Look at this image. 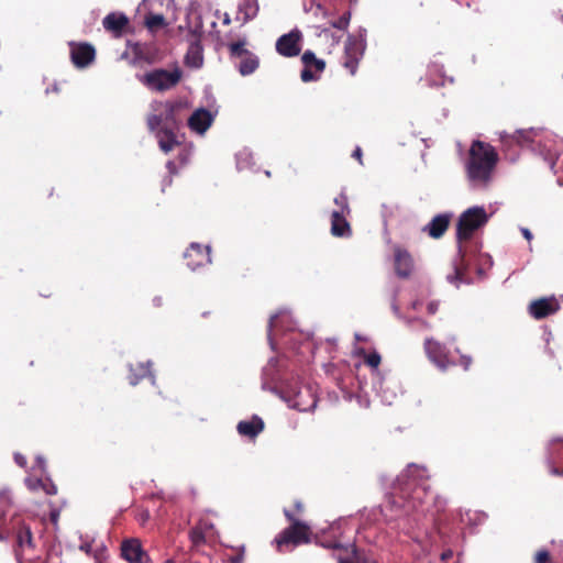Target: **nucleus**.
<instances>
[{
	"instance_id": "f257e3e1",
	"label": "nucleus",
	"mask_w": 563,
	"mask_h": 563,
	"mask_svg": "<svg viewBox=\"0 0 563 563\" xmlns=\"http://www.w3.org/2000/svg\"><path fill=\"white\" fill-rule=\"evenodd\" d=\"M429 473L427 467L410 463L396 481V494L388 499L390 510H400L405 515L417 511L429 494Z\"/></svg>"
},
{
	"instance_id": "f03ea898",
	"label": "nucleus",
	"mask_w": 563,
	"mask_h": 563,
	"mask_svg": "<svg viewBox=\"0 0 563 563\" xmlns=\"http://www.w3.org/2000/svg\"><path fill=\"white\" fill-rule=\"evenodd\" d=\"M498 153L489 143L476 140L468 150L466 177L474 188H486L498 163Z\"/></svg>"
},
{
	"instance_id": "7ed1b4c3",
	"label": "nucleus",
	"mask_w": 563,
	"mask_h": 563,
	"mask_svg": "<svg viewBox=\"0 0 563 563\" xmlns=\"http://www.w3.org/2000/svg\"><path fill=\"white\" fill-rule=\"evenodd\" d=\"M13 536V552L19 563H47L37 554L36 542L31 526L19 515L11 518V531Z\"/></svg>"
},
{
	"instance_id": "20e7f679",
	"label": "nucleus",
	"mask_w": 563,
	"mask_h": 563,
	"mask_svg": "<svg viewBox=\"0 0 563 563\" xmlns=\"http://www.w3.org/2000/svg\"><path fill=\"white\" fill-rule=\"evenodd\" d=\"M284 515L290 522V526L275 538L276 549L279 553H283L286 547L309 543L311 534L310 527L298 520L292 511L284 509Z\"/></svg>"
},
{
	"instance_id": "39448f33",
	"label": "nucleus",
	"mask_w": 563,
	"mask_h": 563,
	"mask_svg": "<svg viewBox=\"0 0 563 563\" xmlns=\"http://www.w3.org/2000/svg\"><path fill=\"white\" fill-rule=\"evenodd\" d=\"M290 322V316L280 311L271 316L267 327V340L272 351H284L294 349L289 343L295 340L298 334L292 331L290 327L284 331V325Z\"/></svg>"
},
{
	"instance_id": "423d86ee",
	"label": "nucleus",
	"mask_w": 563,
	"mask_h": 563,
	"mask_svg": "<svg viewBox=\"0 0 563 563\" xmlns=\"http://www.w3.org/2000/svg\"><path fill=\"white\" fill-rule=\"evenodd\" d=\"M183 78V70L175 66L172 70L155 68L140 77V81L150 90L164 92L175 88Z\"/></svg>"
},
{
	"instance_id": "0eeeda50",
	"label": "nucleus",
	"mask_w": 563,
	"mask_h": 563,
	"mask_svg": "<svg viewBox=\"0 0 563 563\" xmlns=\"http://www.w3.org/2000/svg\"><path fill=\"white\" fill-rule=\"evenodd\" d=\"M488 216L483 207H472L465 210L459 218L456 225V239L459 243L472 239L475 231L485 225Z\"/></svg>"
},
{
	"instance_id": "6e6552de",
	"label": "nucleus",
	"mask_w": 563,
	"mask_h": 563,
	"mask_svg": "<svg viewBox=\"0 0 563 563\" xmlns=\"http://www.w3.org/2000/svg\"><path fill=\"white\" fill-rule=\"evenodd\" d=\"M284 393L289 406L299 411H310L317 406L316 388L311 385H288Z\"/></svg>"
},
{
	"instance_id": "1a4fd4ad",
	"label": "nucleus",
	"mask_w": 563,
	"mask_h": 563,
	"mask_svg": "<svg viewBox=\"0 0 563 563\" xmlns=\"http://www.w3.org/2000/svg\"><path fill=\"white\" fill-rule=\"evenodd\" d=\"M365 51V44L356 36H349L344 46V56L342 65L351 75H355L358 63L362 59Z\"/></svg>"
},
{
	"instance_id": "9d476101",
	"label": "nucleus",
	"mask_w": 563,
	"mask_h": 563,
	"mask_svg": "<svg viewBox=\"0 0 563 563\" xmlns=\"http://www.w3.org/2000/svg\"><path fill=\"white\" fill-rule=\"evenodd\" d=\"M303 68L300 73V79L303 82L317 81L325 69V62L317 58L312 51H305L301 55Z\"/></svg>"
},
{
	"instance_id": "9b49d317",
	"label": "nucleus",
	"mask_w": 563,
	"mask_h": 563,
	"mask_svg": "<svg viewBox=\"0 0 563 563\" xmlns=\"http://www.w3.org/2000/svg\"><path fill=\"white\" fill-rule=\"evenodd\" d=\"M302 40V34L299 30H292L287 34H283L276 41V51L279 55L284 57H296L301 52L300 42Z\"/></svg>"
},
{
	"instance_id": "f8f14e48",
	"label": "nucleus",
	"mask_w": 563,
	"mask_h": 563,
	"mask_svg": "<svg viewBox=\"0 0 563 563\" xmlns=\"http://www.w3.org/2000/svg\"><path fill=\"white\" fill-rule=\"evenodd\" d=\"M121 556L129 563H150L151 558L143 549L142 543L136 538L125 539L121 543Z\"/></svg>"
},
{
	"instance_id": "ddd939ff",
	"label": "nucleus",
	"mask_w": 563,
	"mask_h": 563,
	"mask_svg": "<svg viewBox=\"0 0 563 563\" xmlns=\"http://www.w3.org/2000/svg\"><path fill=\"white\" fill-rule=\"evenodd\" d=\"M186 265L196 271L211 262L210 249L199 243H191L184 254Z\"/></svg>"
},
{
	"instance_id": "4468645a",
	"label": "nucleus",
	"mask_w": 563,
	"mask_h": 563,
	"mask_svg": "<svg viewBox=\"0 0 563 563\" xmlns=\"http://www.w3.org/2000/svg\"><path fill=\"white\" fill-rule=\"evenodd\" d=\"M96 57L95 47L89 43H70V58L78 68L90 65Z\"/></svg>"
},
{
	"instance_id": "2eb2a0df",
	"label": "nucleus",
	"mask_w": 563,
	"mask_h": 563,
	"mask_svg": "<svg viewBox=\"0 0 563 563\" xmlns=\"http://www.w3.org/2000/svg\"><path fill=\"white\" fill-rule=\"evenodd\" d=\"M528 310L534 319L540 320L553 314L558 310V303L555 299L540 298L533 300Z\"/></svg>"
},
{
	"instance_id": "dca6fc26",
	"label": "nucleus",
	"mask_w": 563,
	"mask_h": 563,
	"mask_svg": "<svg viewBox=\"0 0 563 563\" xmlns=\"http://www.w3.org/2000/svg\"><path fill=\"white\" fill-rule=\"evenodd\" d=\"M165 112L163 113L164 125L172 129H178L183 122L180 111L185 108L181 101H166L164 103Z\"/></svg>"
},
{
	"instance_id": "f3484780",
	"label": "nucleus",
	"mask_w": 563,
	"mask_h": 563,
	"mask_svg": "<svg viewBox=\"0 0 563 563\" xmlns=\"http://www.w3.org/2000/svg\"><path fill=\"white\" fill-rule=\"evenodd\" d=\"M413 271V258L408 251L397 247L395 250V272L398 277L407 278Z\"/></svg>"
},
{
	"instance_id": "a211bd4d",
	"label": "nucleus",
	"mask_w": 563,
	"mask_h": 563,
	"mask_svg": "<svg viewBox=\"0 0 563 563\" xmlns=\"http://www.w3.org/2000/svg\"><path fill=\"white\" fill-rule=\"evenodd\" d=\"M213 118L210 111L200 108L196 110L188 119V126L199 133L203 134L212 124Z\"/></svg>"
},
{
	"instance_id": "6ab92c4d",
	"label": "nucleus",
	"mask_w": 563,
	"mask_h": 563,
	"mask_svg": "<svg viewBox=\"0 0 563 563\" xmlns=\"http://www.w3.org/2000/svg\"><path fill=\"white\" fill-rule=\"evenodd\" d=\"M450 225L449 214H437L432 220L423 228V232L432 239H440L446 232Z\"/></svg>"
},
{
	"instance_id": "aec40b11",
	"label": "nucleus",
	"mask_w": 563,
	"mask_h": 563,
	"mask_svg": "<svg viewBox=\"0 0 563 563\" xmlns=\"http://www.w3.org/2000/svg\"><path fill=\"white\" fill-rule=\"evenodd\" d=\"M350 213L333 211L331 214V233L338 238H346L352 234L351 225L346 220Z\"/></svg>"
},
{
	"instance_id": "412c9836",
	"label": "nucleus",
	"mask_w": 563,
	"mask_h": 563,
	"mask_svg": "<svg viewBox=\"0 0 563 563\" xmlns=\"http://www.w3.org/2000/svg\"><path fill=\"white\" fill-rule=\"evenodd\" d=\"M176 129H172L168 126H162L157 131V140H158V146L164 153L172 152L177 145L180 144V142L177 139V135L175 134Z\"/></svg>"
},
{
	"instance_id": "4be33fe9",
	"label": "nucleus",
	"mask_w": 563,
	"mask_h": 563,
	"mask_svg": "<svg viewBox=\"0 0 563 563\" xmlns=\"http://www.w3.org/2000/svg\"><path fill=\"white\" fill-rule=\"evenodd\" d=\"M102 24L107 31L113 32L115 35H121L123 30L129 25V19L123 13H110L103 19Z\"/></svg>"
},
{
	"instance_id": "5701e85b",
	"label": "nucleus",
	"mask_w": 563,
	"mask_h": 563,
	"mask_svg": "<svg viewBox=\"0 0 563 563\" xmlns=\"http://www.w3.org/2000/svg\"><path fill=\"white\" fill-rule=\"evenodd\" d=\"M236 429L241 435L255 438L263 431L264 421L260 417L254 416L251 420L240 421Z\"/></svg>"
},
{
	"instance_id": "b1692460",
	"label": "nucleus",
	"mask_w": 563,
	"mask_h": 563,
	"mask_svg": "<svg viewBox=\"0 0 563 563\" xmlns=\"http://www.w3.org/2000/svg\"><path fill=\"white\" fill-rule=\"evenodd\" d=\"M185 64L191 68H200L203 64V53L200 41L190 43L188 51L185 55Z\"/></svg>"
},
{
	"instance_id": "393cba45",
	"label": "nucleus",
	"mask_w": 563,
	"mask_h": 563,
	"mask_svg": "<svg viewBox=\"0 0 563 563\" xmlns=\"http://www.w3.org/2000/svg\"><path fill=\"white\" fill-rule=\"evenodd\" d=\"M258 57L251 52L242 58H240V62L236 65V67L242 76H247L253 74L258 68Z\"/></svg>"
},
{
	"instance_id": "a878e982",
	"label": "nucleus",
	"mask_w": 563,
	"mask_h": 563,
	"mask_svg": "<svg viewBox=\"0 0 563 563\" xmlns=\"http://www.w3.org/2000/svg\"><path fill=\"white\" fill-rule=\"evenodd\" d=\"M144 24L150 32L154 33L158 29L166 26L167 22L163 14L150 13L145 16Z\"/></svg>"
},
{
	"instance_id": "bb28decb",
	"label": "nucleus",
	"mask_w": 563,
	"mask_h": 563,
	"mask_svg": "<svg viewBox=\"0 0 563 563\" xmlns=\"http://www.w3.org/2000/svg\"><path fill=\"white\" fill-rule=\"evenodd\" d=\"M130 371L131 375L129 376V379L131 385H136L140 379L146 377L151 373L150 365H145L143 363H139L136 367L131 366Z\"/></svg>"
},
{
	"instance_id": "cd10ccee",
	"label": "nucleus",
	"mask_w": 563,
	"mask_h": 563,
	"mask_svg": "<svg viewBox=\"0 0 563 563\" xmlns=\"http://www.w3.org/2000/svg\"><path fill=\"white\" fill-rule=\"evenodd\" d=\"M244 45H245L244 41H238V42L231 43L229 45L230 56L232 58H239L240 59L243 56H245L246 54L251 53L249 49H246L244 47Z\"/></svg>"
},
{
	"instance_id": "c85d7f7f",
	"label": "nucleus",
	"mask_w": 563,
	"mask_h": 563,
	"mask_svg": "<svg viewBox=\"0 0 563 563\" xmlns=\"http://www.w3.org/2000/svg\"><path fill=\"white\" fill-rule=\"evenodd\" d=\"M431 363H433L441 371H445L450 365L454 363L449 360V354H428Z\"/></svg>"
},
{
	"instance_id": "c756f323",
	"label": "nucleus",
	"mask_w": 563,
	"mask_h": 563,
	"mask_svg": "<svg viewBox=\"0 0 563 563\" xmlns=\"http://www.w3.org/2000/svg\"><path fill=\"white\" fill-rule=\"evenodd\" d=\"M147 128L151 132H156L164 125L163 114H150L146 119Z\"/></svg>"
},
{
	"instance_id": "7c9ffc66",
	"label": "nucleus",
	"mask_w": 563,
	"mask_h": 563,
	"mask_svg": "<svg viewBox=\"0 0 563 563\" xmlns=\"http://www.w3.org/2000/svg\"><path fill=\"white\" fill-rule=\"evenodd\" d=\"M334 203L338 206V209L335 211H342V213H350L351 209L349 206V198L345 192H340L334 198Z\"/></svg>"
},
{
	"instance_id": "2f4dec72",
	"label": "nucleus",
	"mask_w": 563,
	"mask_h": 563,
	"mask_svg": "<svg viewBox=\"0 0 563 563\" xmlns=\"http://www.w3.org/2000/svg\"><path fill=\"white\" fill-rule=\"evenodd\" d=\"M358 356H364V363L369 366L372 369H377L380 364V354H357Z\"/></svg>"
},
{
	"instance_id": "473e14b6",
	"label": "nucleus",
	"mask_w": 563,
	"mask_h": 563,
	"mask_svg": "<svg viewBox=\"0 0 563 563\" xmlns=\"http://www.w3.org/2000/svg\"><path fill=\"white\" fill-rule=\"evenodd\" d=\"M11 493L7 489L0 490V510L7 511L12 506Z\"/></svg>"
},
{
	"instance_id": "72a5a7b5",
	"label": "nucleus",
	"mask_w": 563,
	"mask_h": 563,
	"mask_svg": "<svg viewBox=\"0 0 563 563\" xmlns=\"http://www.w3.org/2000/svg\"><path fill=\"white\" fill-rule=\"evenodd\" d=\"M4 517H5L4 510H0V540L8 539L10 536V531H11V522L9 523V526H5Z\"/></svg>"
},
{
	"instance_id": "f704fd0d",
	"label": "nucleus",
	"mask_w": 563,
	"mask_h": 563,
	"mask_svg": "<svg viewBox=\"0 0 563 563\" xmlns=\"http://www.w3.org/2000/svg\"><path fill=\"white\" fill-rule=\"evenodd\" d=\"M135 56L148 64L154 63V57L148 53L146 47L136 46L134 49Z\"/></svg>"
},
{
	"instance_id": "c9c22d12",
	"label": "nucleus",
	"mask_w": 563,
	"mask_h": 563,
	"mask_svg": "<svg viewBox=\"0 0 563 563\" xmlns=\"http://www.w3.org/2000/svg\"><path fill=\"white\" fill-rule=\"evenodd\" d=\"M189 536H190L192 543H195V544L205 543V541H206L205 532L199 527L192 528L190 530Z\"/></svg>"
},
{
	"instance_id": "e433bc0d",
	"label": "nucleus",
	"mask_w": 563,
	"mask_h": 563,
	"mask_svg": "<svg viewBox=\"0 0 563 563\" xmlns=\"http://www.w3.org/2000/svg\"><path fill=\"white\" fill-rule=\"evenodd\" d=\"M349 22H350V14L345 13L342 16H340L336 21L332 22L331 25H332V27L343 31L347 27Z\"/></svg>"
},
{
	"instance_id": "4c0bfd02",
	"label": "nucleus",
	"mask_w": 563,
	"mask_h": 563,
	"mask_svg": "<svg viewBox=\"0 0 563 563\" xmlns=\"http://www.w3.org/2000/svg\"><path fill=\"white\" fill-rule=\"evenodd\" d=\"M550 560H551V555H550L549 551H547V550H539L534 554L533 562L534 563H549Z\"/></svg>"
},
{
	"instance_id": "58836bf2",
	"label": "nucleus",
	"mask_w": 563,
	"mask_h": 563,
	"mask_svg": "<svg viewBox=\"0 0 563 563\" xmlns=\"http://www.w3.org/2000/svg\"><path fill=\"white\" fill-rule=\"evenodd\" d=\"M243 7H244L245 14L247 16L255 15V13L257 11V3L255 0H244Z\"/></svg>"
},
{
	"instance_id": "ea45409f",
	"label": "nucleus",
	"mask_w": 563,
	"mask_h": 563,
	"mask_svg": "<svg viewBox=\"0 0 563 563\" xmlns=\"http://www.w3.org/2000/svg\"><path fill=\"white\" fill-rule=\"evenodd\" d=\"M42 490H44L47 495H55L57 493V487L49 479H45L43 481Z\"/></svg>"
},
{
	"instance_id": "a19ab883",
	"label": "nucleus",
	"mask_w": 563,
	"mask_h": 563,
	"mask_svg": "<svg viewBox=\"0 0 563 563\" xmlns=\"http://www.w3.org/2000/svg\"><path fill=\"white\" fill-rule=\"evenodd\" d=\"M463 276V272L459 266L455 265L453 275H449L448 279L450 283L461 282Z\"/></svg>"
},
{
	"instance_id": "79ce46f5",
	"label": "nucleus",
	"mask_w": 563,
	"mask_h": 563,
	"mask_svg": "<svg viewBox=\"0 0 563 563\" xmlns=\"http://www.w3.org/2000/svg\"><path fill=\"white\" fill-rule=\"evenodd\" d=\"M26 485L29 487L30 490H33V492H36L38 489H42V486H43V479H27L26 481Z\"/></svg>"
},
{
	"instance_id": "37998d69",
	"label": "nucleus",
	"mask_w": 563,
	"mask_h": 563,
	"mask_svg": "<svg viewBox=\"0 0 563 563\" xmlns=\"http://www.w3.org/2000/svg\"><path fill=\"white\" fill-rule=\"evenodd\" d=\"M426 350L429 353L439 352L441 350V346L438 342H435L433 340H427L426 341Z\"/></svg>"
},
{
	"instance_id": "c03bdc74",
	"label": "nucleus",
	"mask_w": 563,
	"mask_h": 563,
	"mask_svg": "<svg viewBox=\"0 0 563 563\" xmlns=\"http://www.w3.org/2000/svg\"><path fill=\"white\" fill-rule=\"evenodd\" d=\"M79 549H80L81 551H84L86 554H89V555H90V554H92V555H93V554H95V552L104 551L103 549L93 550L92 544H91V543H89V542H85V543H82V544L79 547Z\"/></svg>"
},
{
	"instance_id": "a18cd8bd",
	"label": "nucleus",
	"mask_w": 563,
	"mask_h": 563,
	"mask_svg": "<svg viewBox=\"0 0 563 563\" xmlns=\"http://www.w3.org/2000/svg\"><path fill=\"white\" fill-rule=\"evenodd\" d=\"M320 36H324L325 38H331L333 43H339L340 36H334V34L329 29H324Z\"/></svg>"
},
{
	"instance_id": "49530a36",
	"label": "nucleus",
	"mask_w": 563,
	"mask_h": 563,
	"mask_svg": "<svg viewBox=\"0 0 563 563\" xmlns=\"http://www.w3.org/2000/svg\"><path fill=\"white\" fill-rule=\"evenodd\" d=\"M14 461L21 467H25L26 466V459L21 453H15L14 454Z\"/></svg>"
},
{
	"instance_id": "de8ad7c7",
	"label": "nucleus",
	"mask_w": 563,
	"mask_h": 563,
	"mask_svg": "<svg viewBox=\"0 0 563 563\" xmlns=\"http://www.w3.org/2000/svg\"><path fill=\"white\" fill-rule=\"evenodd\" d=\"M439 309V302L438 301H430L427 305V311L429 314H434Z\"/></svg>"
},
{
	"instance_id": "09e8293b",
	"label": "nucleus",
	"mask_w": 563,
	"mask_h": 563,
	"mask_svg": "<svg viewBox=\"0 0 563 563\" xmlns=\"http://www.w3.org/2000/svg\"><path fill=\"white\" fill-rule=\"evenodd\" d=\"M294 506H295V512H292L294 515L295 514L296 515H300V514L303 512L305 506H303V504L300 500H296Z\"/></svg>"
},
{
	"instance_id": "8fccbe9b",
	"label": "nucleus",
	"mask_w": 563,
	"mask_h": 563,
	"mask_svg": "<svg viewBox=\"0 0 563 563\" xmlns=\"http://www.w3.org/2000/svg\"><path fill=\"white\" fill-rule=\"evenodd\" d=\"M550 473L555 476H563V468H559L554 465H551Z\"/></svg>"
},
{
	"instance_id": "3c124183",
	"label": "nucleus",
	"mask_w": 563,
	"mask_h": 563,
	"mask_svg": "<svg viewBox=\"0 0 563 563\" xmlns=\"http://www.w3.org/2000/svg\"><path fill=\"white\" fill-rule=\"evenodd\" d=\"M352 156H353V157H355V158L360 162V164H363V162H362V150H361V147H356V148L354 150V152H353Z\"/></svg>"
},
{
	"instance_id": "603ef678",
	"label": "nucleus",
	"mask_w": 563,
	"mask_h": 563,
	"mask_svg": "<svg viewBox=\"0 0 563 563\" xmlns=\"http://www.w3.org/2000/svg\"><path fill=\"white\" fill-rule=\"evenodd\" d=\"M106 551L95 552L93 559L96 563H102V559L104 558Z\"/></svg>"
},
{
	"instance_id": "864d4df0",
	"label": "nucleus",
	"mask_w": 563,
	"mask_h": 563,
	"mask_svg": "<svg viewBox=\"0 0 563 563\" xmlns=\"http://www.w3.org/2000/svg\"><path fill=\"white\" fill-rule=\"evenodd\" d=\"M166 167L168 169V172L170 174H175L176 173V165L173 161H168L167 164H166Z\"/></svg>"
},
{
	"instance_id": "5fc2aeb1",
	"label": "nucleus",
	"mask_w": 563,
	"mask_h": 563,
	"mask_svg": "<svg viewBox=\"0 0 563 563\" xmlns=\"http://www.w3.org/2000/svg\"><path fill=\"white\" fill-rule=\"evenodd\" d=\"M453 555L452 551L451 550H448V551H444L442 554H441V559L443 561H446L449 559H451Z\"/></svg>"
},
{
	"instance_id": "6e6d98bb",
	"label": "nucleus",
	"mask_w": 563,
	"mask_h": 563,
	"mask_svg": "<svg viewBox=\"0 0 563 563\" xmlns=\"http://www.w3.org/2000/svg\"><path fill=\"white\" fill-rule=\"evenodd\" d=\"M243 559L241 555L231 556L229 563H242Z\"/></svg>"
},
{
	"instance_id": "4d7b16f0",
	"label": "nucleus",
	"mask_w": 563,
	"mask_h": 563,
	"mask_svg": "<svg viewBox=\"0 0 563 563\" xmlns=\"http://www.w3.org/2000/svg\"><path fill=\"white\" fill-rule=\"evenodd\" d=\"M366 349L372 350L371 352H375L374 347H372V346H368V347H365V346L356 347L354 350V352L363 353V352H366Z\"/></svg>"
},
{
	"instance_id": "13d9d810",
	"label": "nucleus",
	"mask_w": 563,
	"mask_h": 563,
	"mask_svg": "<svg viewBox=\"0 0 563 563\" xmlns=\"http://www.w3.org/2000/svg\"><path fill=\"white\" fill-rule=\"evenodd\" d=\"M327 344H328V346H325L324 349H335L336 347L334 340H327Z\"/></svg>"
},
{
	"instance_id": "bf43d9fd",
	"label": "nucleus",
	"mask_w": 563,
	"mask_h": 563,
	"mask_svg": "<svg viewBox=\"0 0 563 563\" xmlns=\"http://www.w3.org/2000/svg\"><path fill=\"white\" fill-rule=\"evenodd\" d=\"M522 233H523L525 238L528 240H530L532 238V234L528 229H523Z\"/></svg>"
},
{
	"instance_id": "052dcab7",
	"label": "nucleus",
	"mask_w": 563,
	"mask_h": 563,
	"mask_svg": "<svg viewBox=\"0 0 563 563\" xmlns=\"http://www.w3.org/2000/svg\"><path fill=\"white\" fill-rule=\"evenodd\" d=\"M520 137H523L526 140L523 132H517V134L514 136V139H516L517 141H519Z\"/></svg>"
},
{
	"instance_id": "680f3d73",
	"label": "nucleus",
	"mask_w": 563,
	"mask_h": 563,
	"mask_svg": "<svg viewBox=\"0 0 563 563\" xmlns=\"http://www.w3.org/2000/svg\"><path fill=\"white\" fill-rule=\"evenodd\" d=\"M355 340H356V341H358V342H360V341H367V339H366V338H363V336H362L361 334H358V333H356V334H355Z\"/></svg>"
},
{
	"instance_id": "e2e57ef3",
	"label": "nucleus",
	"mask_w": 563,
	"mask_h": 563,
	"mask_svg": "<svg viewBox=\"0 0 563 563\" xmlns=\"http://www.w3.org/2000/svg\"><path fill=\"white\" fill-rule=\"evenodd\" d=\"M179 158L181 159L183 163H186L187 156L186 155H179Z\"/></svg>"
},
{
	"instance_id": "0e129e2a",
	"label": "nucleus",
	"mask_w": 563,
	"mask_h": 563,
	"mask_svg": "<svg viewBox=\"0 0 563 563\" xmlns=\"http://www.w3.org/2000/svg\"><path fill=\"white\" fill-rule=\"evenodd\" d=\"M459 254H460L461 258L464 256V253H463V251H462V249H461V247H460V250H459Z\"/></svg>"
},
{
	"instance_id": "69168bd1",
	"label": "nucleus",
	"mask_w": 563,
	"mask_h": 563,
	"mask_svg": "<svg viewBox=\"0 0 563 563\" xmlns=\"http://www.w3.org/2000/svg\"><path fill=\"white\" fill-rule=\"evenodd\" d=\"M56 518H57V515L52 514V520H53V521H55V520H56Z\"/></svg>"
},
{
	"instance_id": "338daca9",
	"label": "nucleus",
	"mask_w": 563,
	"mask_h": 563,
	"mask_svg": "<svg viewBox=\"0 0 563 563\" xmlns=\"http://www.w3.org/2000/svg\"><path fill=\"white\" fill-rule=\"evenodd\" d=\"M332 548L338 549V548H340V545L335 543L332 545Z\"/></svg>"
}]
</instances>
